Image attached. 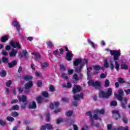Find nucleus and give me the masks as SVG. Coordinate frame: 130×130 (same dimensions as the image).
Instances as JSON below:
<instances>
[{"mask_svg": "<svg viewBox=\"0 0 130 130\" xmlns=\"http://www.w3.org/2000/svg\"><path fill=\"white\" fill-rule=\"evenodd\" d=\"M115 96L117 99L119 100V101H121V107H122V108H125L126 107L128 100L126 98L122 99V96H123V91H122L121 89H119L118 90V94L115 93Z\"/></svg>", "mask_w": 130, "mask_h": 130, "instance_id": "1", "label": "nucleus"}, {"mask_svg": "<svg viewBox=\"0 0 130 130\" xmlns=\"http://www.w3.org/2000/svg\"><path fill=\"white\" fill-rule=\"evenodd\" d=\"M87 62H88L87 59H82L80 58L75 59L74 62V66H78V64H80V63H81L80 67L75 69L76 73H79Z\"/></svg>", "mask_w": 130, "mask_h": 130, "instance_id": "2", "label": "nucleus"}, {"mask_svg": "<svg viewBox=\"0 0 130 130\" xmlns=\"http://www.w3.org/2000/svg\"><path fill=\"white\" fill-rule=\"evenodd\" d=\"M106 51H110V54L114 56V60H118L119 56H120V50H109L108 49H106Z\"/></svg>", "mask_w": 130, "mask_h": 130, "instance_id": "3", "label": "nucleus"}, {"mask_svg": "<svg viewBox=\"0 0 130 130\" xmlns=\"http://www.w3.org/2000/svg\"><path fill=\"white\" fill-rule=\"evenodd\" d=\"M111 95H112V89L111 88H109L107 93H105L104 91H101L100 92V96L102 98H107L108 99V98H109Z\"/></svg>", "mask_w": 130, "mask_h": 130, "instance_id": "4", "label": "nucleus"}, {"mask_svg": "<svg viewBox=\"0 0 130 130\" xmlns=\"http://www.w3.org/2000/svg\"><path fill=\"white\" fill-rule=\"evenodd\" d=\"M93 112L94 114L93 116V118H94L95 120H97L98 119L101 120V118L99 117L97 114L98 113H99L100 114H104V113H105V110H104L103 109H102L100 110L99 109H96L93 111Z\"/></svg>", "mask_w": 130, "mask_h": 130, "instance_id": "5", "label": "nucleus"}, {"mask_svg": "<svg viewBox=\"0 0 130 130\" xmlns=\"http://www.w3.org/2000/svg\"><path fill=\"white\" fill-rule=\"evenodd\" d=\"M83 97H84L83 93H80V94H75L73 96L74 100V101L77 102H74L73 103V105H74V106H75V107H77L78 104V101H79V99H83Z\"/></svg>", "mask_w": 130, "mask_h": 130, "instance_id": "6", "label": "nucleus"}, {"mask_svg": "<svg viewBox=\"0 0 130 130\" xmlns=\"http://www.w3.org/2000/svg\"><path fill=\"white\" fill-rule=\"evenodd\" d=\"M89 70H90V71H93V70H94V71L93 72V74L98 75L99 74V70H102V71H104V69L99 65H96L93 66V68L89 67Z\"/></svg>", "mask_w": 130, "mask_h": 130, "instance_id": "7", "label": "nucleus"}, {"mask_svg": "<svg viewBox=\"0 0 130 130\" xmlns=\"http://www.w3.org/2000/svg\"><path fill=\"white\" fill-rule=\"evenodd\" d=\"M104 67L105 68H108V67H110V69L111 70L114 69V66H113V63L112 62V61H110L109 62L107 61V59H105L104 60Z\"/></svg>", "mask_w": 130, "mask_h": 130, "instance_id": "8", "label": "nucleus"}, {"mask_svg": "<svg viewBox=\"0 0 130 130\" xmlns=\"http://www.w3.org/2000/svg\"><path fill=\"white\" fill-rule=\"evenodd\" d=\"M88 84L89 86H92V87H99L100 86V82L99 81L94 82L93 80H90L88 82Z\"/></svg>", "mask_w": 130, "mask_h": 130, "instance_id": "9", "label": "nucleus"}, {"mask_svg": "<svg viewBox=\"0 0 130 130\" xmlns=\"http://www.w3.org/2000/svg\"><path fill=\"white\" fill-rule=\"evenodd\" d=\"M46 128H47V129H48V130L52 129V128H53L52 125H51V124H49V123H47L45 125H42L40 129L41 130H46Z\"/></svg>", "mask_w": 130, "mask_h": 130, "instance_id": "10", "label": "nucleus"}, {"mask_svg": "<svg viewBox=\"0 0 130 130\" xmlns=\"http://www.w3.org/2000/svg\"><path fill=\"white\" fill-rule=\"evenodd\" d=\"M81 90H82V87H81L80 85H74L72 91L74 94H76V93H78V92H80Z\"/></svg>", "mask_w": 130, "mask_h": 130, "instance_id": "11", "label": "nucleus"}, {"mask_svg": "<svg viewBox=\"0 0 130 130\" xmlns=\"http://www.w3.org/2000/svg\"><path fill=\"white\" fill-rule=\"evenodd\" d=\"M112 113L114 114V118L117 120V119H119L120 117V114H119V112L117 110H114L112 111Z\"/></svg>", "mask_w": 130, "mask_h": 130, "instance_id": "12", "label": "nucleus"}, {"mask_svg": "<svg viewBox=\"0 0 130 130\" xmlns=\"http://www.w3.org/2000/svg\"><path fill=\"white\" fill-rule=\"evenodd\" d=\"M17 98L19 102H22V103H24V102H26V101H27V96L24 95H22L21 96L18 95Z\"/></svg>", "mask_w": 130, "mask_h": 130, "instance_id": "13", "label": "nucleus"}, {"mask_svg": "<svg viewBox=\"0 0 130 130\" xmlns=\"http://www.w3.org/2000/svg\"><path fill=\"white\" fill-rule=\"evenodd\" d=\"M10 45L12 47H14V48H20V44L19 43L15 42L14 41H11L10 42Z\"/></svg>", "mask_w": 130, "mask_h": 130, "instance_id": "14", "label": "nucleus"}, {"mask_svg": "<svg viewBox=\"0 0 130 130\" xmlns=\"http://www.w3.org/2000/svg\"><path fill=\"white\" fill-rule=\"evenodd\" d=\"M33 86V82L32 81H29L26 84H25L24 88L25 90H29V89H31L32 86Z\"/></svg>", "mask_w": 130, "mask_h": 130, "instance_id": "15", "label": "nucleus"}, {"mask_svg": "<svg viewBox=\"0 0 130 130\" xmlns=\"http://www.w3.org/2000/svg\"><path fill=\"white\" fill-rule=\"evenodd\" d=\"M28 107L30 109H35V108L37 107L36 103L34 101L29 103Z\"/></svg>", "mask_w": 130, "mask_h": 130, "instance_id": "16", "label": "nucleus"}, {"mask_svg": "<svg viewBox=\"0 0 130 130\" xmlns=\"http://www.w3.org/2000/svg\"><path fill=\"white\" fill-rule=\"evenodd\" d=\"M59 105V103L58 102H54L50 105V108L51 109H53V108H56V107H58Z\"/></svg>", "mask_w": 130, "mask_h": 130, "instance_id": "17", "label": "nucleus"}, {"mask_svg": "<svg viewBox=\"0 0 130 130\" xmlns=\"http://www.w3.org/2000/svg\"><path fill=\"white\" fill-rule=\"evenodd\" d=\"M12 25L13 26H14V27H15L16 28L18 31L20 30V24H19V22H18V21L16 20L14 21L13 22H12Z\"/></svg>", "mask_w": 130, "mask_h": 130, "instance_id": "18", "label": "nucleus"}, {"mask_svg": "<svg viewBox=\"0 0 130 130\" xmlns=\"http://www.w3.org/2000/svg\"><path fill=\"white\" fill-rule=\"evenodd\" d=\"M24 90V87H19L18 88V92H16V90H13V94L15 95H16L17 94H21L22 92H23Z\"/></svg>", "mask_w": 130, "mask_h": 130, "instance_id": "19", "label": "nucleus"}, {"mask_svg": "<svg viewBox=\"0 0 130 130\" xmlns=\"http://www.w3.org/2000/svg\"><path fill=\"white\" fill-rule=\"evenodd\" d=\"M73 57V54L70 52H68L66 55V58L68 61L72 60V57Z\"/></svg>", "mask_w": 130, "mask_h": 130, "instance_id": "20", "label": "nucleus"}, {"mask_svg": "<svg viewBox=\"0 0 130 130\" xmlns=\"http://www.w3.org/2000/svg\"><path fill=\"white\" fill-rule=\"evenodd\" d=\"M9 38H10V37L8 35L3 36L1 38V42H6V41H7V40H9Z\"/></svg>", "mask_w": 130, "mask_h": 130, "instance_id": "21", "label": "nucleus"}, {"mask_svg": "<svg viewBox=\"0 0 130 130\" xmlns=\"http://www.w3.org/2000/svg\"><path fill=\"white\" fill-rule=\"evenodd\" d=\"M33 77L29 75H24L23 76V80H25V81H29V80H32Z\"/></svg>", "mask_w": 130, "mask_h": 130, "instance_id": "22", "label": "nucleus"}, {"mask_svg": "<svg viewBox=\"0 0 130 130\" xmlns=\"http://www.w3.org/2000/svg\"><path fill=\"white\" fill-rule=\"evenodd\" d=\"M17 64V61L14 60L11 62L8 63V66L9 68H13Z\"/></svg>", "mask_w": 130, "mask_h": 130, "instance_id": "23", "label": "nucleus"}, {"mask_svg": "<svg viewBox=\"0 0 130 130\" xmlns=\"http://www.w3.org/2000/svg\"><path fill=\"white\" fill-rule=\"evenodd\" d=\"M17 52H18L17 51V50L13 49L12 51L9 53L10 56L11 57L15 56Z\"/></svg>", "mask_w": 130, "mask_h": 130, "instance_id": "24", "label": "nucleus"}, {"mask_svg": "<svg viewBox=\"0 0 130 130\" xmlns=\"http://www.w3.org/2000/svg\"><path fill=\"white\" fill-rule=\"evenodd\" d=\"M41 67L42 69H45V68H47L48 67V62H44L41 63Z\"/></svg>", "mask_w": 130, "mask_h": 130, "instance_id": "25", "label": "nucleus"}, {"mask_svg": "<svg viewBox=\"0 0 130 130\" xmlns=\"http://www.w3.org/2000/svg\"><path fill=\"white\" fill-rule=\"evenodd\" d=\"M128 129H129L128 126H126L125 127L120 126L117 128V129H114L113 130H128Z\"/></svg>", "mask_w": 130, "mask_h": 130, "instance_id": "26", "label": "nucleus"}, {"mask_svg": "<svg viewBox=\"0 0 130 130\" xmlns=\"http://www.w3.org/2000/svg\"><path fill=\"white\" fill-rule=\"evenodd\" d=\"M19 105H15L12 107L11 109H9L10 111L11 110H19Z\"/></svg>", "mask_w": 130, "mask_h": 130, "instance_id": "27", "label": "nucleus"}, {"mask_svg": "<svg viewBox=\"0 0 130 130\" xmlns=\"http://www.w3.org/2000/svg\"><path fill=\"white\" fill-rule=\"evenodd\" d=\"M32 54L35 55L36 58H37L38 61H39V59H40V58H41V57L40 56V54H39V53H32Z\"/></svg>", "mask_w": 130, "mask_h": 130, "instance_id": "28", "label": "nucleus"}, {"mask_svg": "<svg viewBox=\"0 0 130 130\" xmlns=\"http://www.w3.org/2000/svg\"><path fill=\"white\" fill-rule=\"evenodd\" d=\"M42 96L39 95L36 98V101H37L38 103H41L42 102Z\"/></svg>", "mask_w": 130, "mask_h": 130, "instance_id": "29", "label": "nucleus"}, {"mask_svg": "<svg viewBox=\"0 0 130 130\" xmlns=\"http://www.w3.org/2000/svg\"><path fill=\"white\" fill-rule=\"evenodd\" d=\"M115 68L116 71H118L119 70V67H120V65L118 63V62H117V61H116L115 62Z\"/></svg>", "mask_w": 130, "mask_h": 130, "instance_id": "30", "label": "nucleus"}, {"mask_svg": "<svg viewBox=\"0 0 130 130\" xmlns=\"http://www.w3.org/2000/svg\"><path fill=\"white\" fill-rule=\"evenodd\" d=\"M121 70H127L128 69V67L125 64H122L121 65Z\"/></svg>", "mask_w": 130, "mask_h": 130, "instance_id": "31", "label": "nucleus"}, {"mask_svg": "<svg viewBox=\"0 0 130 130\" xmlns=\"http://www.w3.org/2000/svg\"><path fill=\"white\" fill-rule=\"evenodd\" d=\"M90 122H91V125H92V126H96V127H99V126H100L99 123H97L96 124H94V123H93V119H92L90 118Z\"/></svg>", "mask_w": 130, "mask_h": 130, "instance_id": "32", "label": "nucleus"}, {"mask_svg": "<svg viewBox=\"0 0 130 130\" xmlns=\"http://www.w3.org/2000/svg\"><path fill=\"white\" fill-rule=\"evenodd\" d=\"M63 87H65L66 88H72V83L69 82L67 83V85L63 84Z\"/></svg>", "mask_w": 130, "mask_h": 130, "instance_id": "33", "label": "nucleus"}, {"mask_svg": "<svg viewBox=\"0 0 130 130\" xmlns=\"http://www.w3.org/2000/svg\"><path fill=\"white\" fill-rule=\"evenodd\" d=\"M7 76V73L5 71H2L0 72L1 77H6Z\"/></svg>", "mask_w": 130, "mask_h": 130, "instance_id": "34", "label": "nucleus"}, {"mask_svg": "<svg viewBox=\"0 0 130 130\" xmlns=\"http://www.w3.org/2000/svg\"><path fill=\"white\" fill-rule=\"evenodd\" d=\"M73 114V111H69L66 113V116H72V115Z\"/></svg>", "mask_w": 130, "mask_h": 130, "instance_id": "35", "label": "nucleus"}, {"mask_svg": "<svg viewBox=\"0 0 130 130\" xmlns=\"http://www.w3.org/2000/svg\"><path fill=\"white\" fill-rule=\"evenodd\" d=\"M49 92H54L55 91V89H54V87L53 85H50L49 88Z\"/></svg>", "mask_w": 130, "mask_h": 130, "instance_id": "36", "label": "nucleus"}, {"mask_svg": "<svg viewBox=\"0 0 130 130\" xmlns=\"http://www.w3.org/2000/svg\"><path fill=\"white\" fill-rule=\"evenodd\" d=\"M11 115L13 117H17V116H18V115H19V113H18L17 112H13L11 113Z\"/></svg>", "mask_w": 130, "mask_h": 130, "instance_id": "37", "label": "nucleus"}, {"mask_svg": "<svg viewBox=\"0 0 130 130\" xmlns=\"http://www.w3.org/2000/svg\"><path fill=\"white\" fill-rule=\"evenodd\" d=\"M111 106H116L117 105V102L116 101H113L110 102Z\"/></svg>", "mask_w": 130, "mask_h": 130, "instance_id": "38", "label": "nucleus"}, {"mask_svg": "<svg viewBox=\"0 0 130 130\" xmlns=\"http://www.w3.org/2000/svg\"><path fill=\"white\" fill-rule=\"evenodd\" d=\"M2 61L4 63H7L9 62V59L4 57L2 58Z\"/></svg>", "mask_w": 130, "mask_h": 130, "instance_id": "39", "label": "nucleus"}, {"mask_svg": "<svg viewBox=\"0 0 130 130\" xmlns=\"http://www.w3.org/2000/svg\"><path fill=\"white\" fill-rule=\"evenodd\" d=\"M48 47H49V48H51V47H52L53 46V44L52 42L51 41H49L47 43Z\"/></svg>", "mask_w": 130, "mask_h": 130, "instance_id": "40", "label": "nucleus"}, {"mask_svg": "<svg viewBox=\"0 0 130 130\" xmlns=\"http://www.w3.org/2000/svg\"><path fill=\"white\" fill-rule=\"evenodd\" d=\"M42 95L43 96H44V97H46V98H47L49 96V95L48 94V92H47V91L43 92Z\"/></svg>", "mask_w": 130, "mask_h": 130, "instance_id": "41", "label": "nucleus"}, {"mask_svg": "<svg viewBox=\"0 0 130 130\" xmlns=\"http://www.w3.org/2000/svg\"><path fill=\"white\" fill-rule=\"evenodd\" d=\"M88 43L93 47V48H95V44H94V43L90 40H88Z\"/></svg>", "mask_w": 130, "mask_h": 130, "instance_id": "42", "label": "nucleus"}, {"mask_svg": "<svg viewBox=\"0 0 130 130\" xmlns=\"http://www.w3.org/2000/svg\"><path fill=\"white\" fill-rule=\"evenodd\" d=\"M61 77H63L64 79H66V80H68V79H69L68 75H67V74L64 73L62 74Z\"/></svg>", "mask_w": 130, "mask_h": 130, "instance_id": "43", "label": "nucleus"}, {"mask_svg": "<svg viewBox=\"0 0 130 130\" xmlns=\"http://www.w3.org/2000/svg\"><path fill=\"white\" fill-rule=\"evenodd\" d=\"M57 124H58L62 121V119L61 118H59L56 120Z\"/></svg>", "mask_w": 130, "mask_h": 130, "instance_id": "44", "label": "nucleus"}, {"mask_svg": "<svg viewBox=\"0 0 130 130\" xmlns=\"http://www.w3.org/2000/svg\"><path fill=\"white\" fill-rule=\"evenodd\" d=\"M73 79H74L75 81H78L79 80V77L77 74H75L73 75Z\"/></svg>", "mask_w": 130, "mask_h": 130, "instance_id": "45", "label": "nucleus"}, {"mask_svg": "<svg viewBox=\"0 0 130 130\" xmlns=\"http://www.w3.org/2000/svg\"><path fill=\"white\" fill-rule=\"evenodd\" d=\"M7 120L8 121H13L14 120V118H13V117L8 116L7 117Z\"/></svg>", "mask_w": 130, "mask_h": 130, "instance_id": "46", "label": "nucleus"}, {"mask_svg": "<svg viewBox=\"0 0 130 130\" xmlns=\"http://www.w3.org/2000/svg\"><path fill=\"white\" fill-rule=\"evenodd\" d=\"M109 86V80L108 79H106L105 81V86L108 87Z\"/></svg>", "mask_w": 130, "mask_h": 130, "instance_id": "47", "label": "nucleus"}, {"mask_svg": "<svg viewBox=\"0 0 130 130\" xmlns=\"http://www.w3.org/2000/svg\"><path fill=\"white\" fill-rule=\"evenodd\" d=\"M11 85H12V81L10 80L6 82V86L7 87H10V86H11Z\"/></svg>", "mask_w": 130, "mask_h": 130, "instance_id": "48", "label": "nucleus"}, {"mask_svg": "<svg viewBox=\"0 0 130 130\" xmlns=\"http://www.w3.org/2000/svg\"><path fill=\"white\" fill-rule=\"evenodd\" d=\"M26 106H27V102L24 103L22 105H21V108L22 109H25V108H26Z\"/></svg>", "mask_w": 130, "mask_h": 130, "instance_id": "49", "label": "nucleus"}, {"mask_svg": "<svg viewBox=\"0 0 130 130\" xmlns=\"http://www.w3.org/2000/svg\"><path fill=\"white\" fill-rule=\"evenodd\" d=\"M100 77L101 79H104V78H106V74L102 73V74L100 75Z\"/></svg>", "mask_w": 130, "mask_h": 130, "instance_id": "50", "label": "nucleus"}, {"mask_svg": "<svg viewBox=\"0 0 130 130\" xmlns=\"http://www.w3.org/2000/svg\"><path fill=\"white\" fill-rule=\"evenodd\" d=\"M18 102H19V101L18 100H13L11 102V104H14L15 103H18Z\"/></svg>", "mask_w": 130, "mask_h": 130, "instance_id": "51", "label": "nucleus"}, {"mask_svg": "<svg viewBox=\"0 0 130 130\" xmlns=\"http://www.w3.org/2000/svg\"><path fill=\"white\" fill-rule=\"evenodd\" d=\"M0 124L1 125H5L6 124V121L0 119Z\"/></svg>", "mask_w": 130, "mask_h": 130, "instance_id": "52", "label": "nucleus"}, {"mask_svg": "<svg viewBox=\"0 0 130 130\" xmlns=\"http://www.w3.org/2000/svg\"><path fill=\"white\" fill-rule=\"evenodd\" d=\"M118 81L119 83H124V80H123V79H122L121 78H119L118 79Z\"/></svg>", "mask_w": 130, "mask_h": 130, "instance_id": "53", "label": "nucleus"}, {"mask_svg": "<svg viewBox=\"0 0 130 130\" xmlns=\"http://www.w3.org/2000/svg\"><path fill=\"white\" fill-rule=\"evenodd\" d=\"M74 73V70H68V73L69 75H72Z\"/></svg>", "mask_w": 130, "mask_h": 130, "instance_id": "54", "label": "nucleus"}, {"mask_svg": "<svg viewBox=\"0 0 130 130\" xmlns=\"http://www.w3.org/2000/svg\"><path fill=\"white\" fill-rule=\"evenodd\" d=\"M38 87H41L42 86V81H39L37 83Z\"/></svg>", "mask_w": 130, "mask_h": 130, "instance_id": "55", "label": "nucleus"}, {"mask_svg": "<svg viewBox=\"0 0 130 130\" xmlns=\"http://www.w3.org/2000/svg\"><path fill=\"white\" fill-rule=\"evenodd\" d=\"M122 121L125 123H127V121H128V120H127V118H126V117H123L122 119Z\"/></svg>", "mask_w": 130, "mask_h": 130, "instance_id": "56", "label": "nucleus"}, {"mask_svg": "<svg viewBox=\"0 0 130 130\" xmlns=\"http://www.w3.org/2000/svg\"><path fill=\"white\" fill-rule=\"evenodd\" d=\"M86 115L87 116H90V118H91V117H92V113H91V112H87L86 113Z\"/></svg>", "mask_w": 130, "mask_h": 130, "instance_id": "57", "label": "nucleus"}, {"mask_svg": "<svg viewBox=\"0 0 130 130\" xmlns=\"http://www.w3.org/2000/svg\"><path fill=\"white\" fill-rule=\"evenodd\" d=\"M2 54H3V55H5L6 56L9 55V54L6 51H2Z\"/></svg>", "mask_w": 130, "mask_h": 130, "instance_id": "58", "label": "nucleus"}, {"mask_svg": "<svg viewBox=\"0 0 130 130\" xmlns=\"http://www.w3.org/2000/svg\"><path fill=\"white\" fill-rule=\"evenodd\" d=\"M88 126L87 125H84L83 127L81 128V130H87Z\"/></svg>", "mask_w": 130, "mask_h": 130, "instance_id": "59", "label": "nucleus"}, {"mask_svg": "<svg viewBox=\"0 0 130 130\" xmlns=\"http://www.w3.org/2000/svg\"><path fill=\"white\" fill-rule=\"evenodd\" d=\"M61 110L60 108H57L55 111H54V112H55V113H57L58 112H60Z\"/></svg>", "mask_w": 130, "mask_h": 130, "instance_id": "60", "label": "nucleus"}, {"mask_svg": "<svg viewBox=\"0 0 130 130\" xmlns=\"http://www.w3.org/2000/svg\"><path fill=\"white\" fill-rule=\"evenodd\" d=\"M73 128L74 130H79V128L77 125L73 124Z\"/></svg>", "mask_w": 130, "mask_h": 130, "instance_id": "61", "label": "nucleus"}, {"mask_svg": "<svg viewBox=\"0 0 130 130\" xmlns=\"http://www.w3.org/2000/svg\"><path fill=\"white\" fill-rule=\"evenodd\" d=\"M61 101L63 102H68V101H69V99H67L66 98H63L61 99Z\"/></svg>", "mask_w": 130, "mask_h": 130, "instance_id": "62", "label": "nucleus"}, {"mask_svg": "<svg viewBox=\"0 0 130 130\" xmlns=\"http://www.w3.org/2000/svg\"><path fill=\"white\" fill-rule=\"evenodd\" d=\"M23 55L25 56V57H27L28 56V52L26 51H23Z\"/></svg>", "mask_w": 130, "mask_h": 130, "instance_id": "63", "label": "nucleus"}, {"mask_svg": "<svg viewBox=\"0 0 130 130\" xmlns=\"http://www.w3.org/2000/svg\"><path fill=\"white\" fill-rule=\"evenodd\" d=\"M124 92L126 93V95L130 94V89L124 90Z\"/></svg>", "mask_w": 130, "mask_h": 130, "instance_id": "64", "label": "nucleus"}]
</instances>
